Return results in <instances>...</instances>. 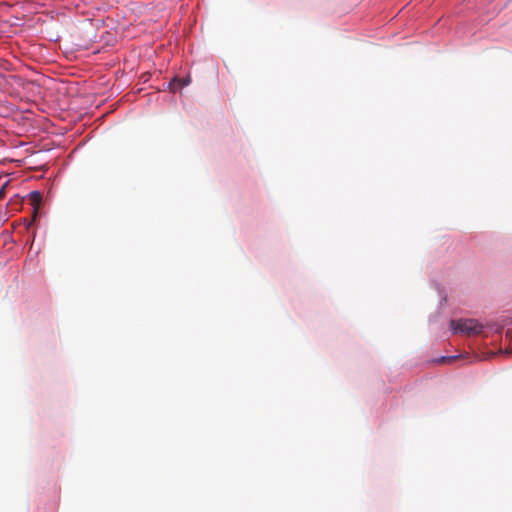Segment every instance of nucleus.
Wrapping results in <instances>:
<instances>
[{
	"mask_svg": "<svg viewBox=\"0 0 512 512\" xmlns=\"http://www.w3.org/2000/svg\"><path fill=\"white\" fill-rule=\"evenodd\" d=\"M2 195H3V191H0V197H2Z\"/></svg>",
	"mask_w": 512,
	"mask_h": 512,
	"instance_id": "423d86ee",
	"label": "nucleus"
},
{
	"mask_svg": "<svg viewBox=\"0 0 512 512\" xmlns=\"http://www.w3.org/2000/svg\"><path fill=\"white\" fill-rule=\"evenodd\" d=\"M459 356H444L439 358L437 361L439 363H451L454 362Z\"/></svg>",
	"mask_w": 512,
	"mask_h": 512,
	"instance_id": "39448f33",
	"label": "nucleus"
},
{
	"mask_svg": "<svg viewBox=\"0 0 512 512\" xmlns=\"http://www.w3.org/2000/svg\"><path fill=\"white\" fill-rule=\"evenodd\" d=\"M189 83H190V79L189 78H185V79L175 78L170 83V87H171L172 90H175L176 86L181 88L183 86L188 85Z\"/></svg>",
	"mask_w": 512,
	"mask_h": 512,
	"instance_id": "20e7f679",
	"label": "nucleus"
},
{
	"mask_svg": "<svg viewBox=\"0 0 512 512\" xmlns=\"http://www.w3.org/2000/svg\"><path fill=\"white\" fill-rule=\"evenodd\" d=\"M505 340L508 342L504 352L512 355V328L507 329L505 334Z\"/></svg>",
	"mask_w": 512,
	"mask_h": 512,
	"instance_id": "7ed1b4c3",
	"label": "nucleus"
},
{
	"mask_svg": "<svg viewBox=\"0 0 512 512\" xmlns=\"http://www.w3.org/2000/svg\"><path fill=\"white\" fill-rule=\"evenodd\" d=\"M450 327L454 333H461L467 336L479 335L483 331V324L476 319L451 320Z\"/></svg>",
	"mask_w": 512,
	"mask_h": 512,
	"instance_id": "f257e3e1",
	"label": "nucleus"
},
{
	"mask_svg": "<svg viewBox=\"0 0 512 512\" xmlns=\"http://www.w3.org/2000/svg\"><path fill=\"white\" fill-rule=\"evenodd\" d=\"M30 200L32 202V205L34 207L33 209V218L35 219L36 216H37V210H38V206L42 200V195L40 192L38 191H33L30 193Z\"/></svg>",
	"mask_w": 512,
	"mask_h": 512,
	"instance_id": "f03ea898",
	"label": "nucleus"
}]
</instances>
